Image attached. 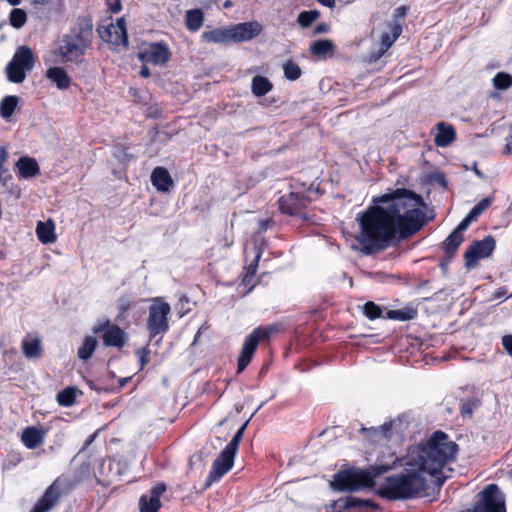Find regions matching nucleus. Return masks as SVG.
Here are the masks:
<instances>
[{"label":"nucleus","instance_id":"obj_16","mask_svg":"<svg viewBox=\"0 0 512 512\" xmlns=\"http://www.w3.org/2000/svg\"><path fill=\"white\" fill-rule=\"evenodd\" d=\"M233 43L254 39L262 31V25L257 21L238 23L230 26Z\"/></svg>","mask_w":512,"mask_h":512},{"label":"nucleus","instance_id":"obj_35","mask_svg":"<svg viewBox=\"0 0 512 512\" xmlns=\"http://www.w3.org/2000/svg\"><path fill=\"white\" fill-rule=\"evenodd\" d=\"M482 402L477 397H470L461 400L459 412L463 418H472L473 413L476 409L481 406Z\"/></svg>","mask_w":512,"mask_h":512},{"label":"nucleus","instance_id":"obj_58","mask_svg":"<svg viewBox=\"0 0 512 512\" xmlns=\"http://www.w3.org/2000/svg\"><path fill=\"white\" fill-rule=\"evenodd\" d=\"M473 171L474 173L481 179H484L485 178V175L477 168V165L476 163L474 164L473 166Z\"/></svg>","mask_w":512,"mask_h":512},{"label":"nucleus","instance_id":"obj_3","mask_svg":"<svg viewBox=\"0 0 512 512\" xmlns=\"http://www.w3.org/2000/svg\"><path fill=\"white\" fill-rule=\"evenodd\" d=\"M400 460L395 453H390L389 460L384 461L378 457V462L367 469L354 467L341 469L333 475L330 488L337 492H356L365 488H373L375 478L395 468Z\"/></svg>","mask_w":512,"mask_h":512},{"label":"nucleus","instance_id":"obj_1","mask_svg":"<svg viewBox=\"0 0 512 512\" xmlns=\"http://www.w3.org/2000/svg\"><path fill=\"white\" fill-rule=\"evenodd\" d=\"M373 205L359 214L357 237L366 255L383 251L406 240L425 225V202L413 190L397 188L373 199Z\"/></svg>","mask_w":512,"mask_h":512},{"label":"nucleus","instance_id":"obj_60","mask_svg":"<svg viewBox=\"0 0 512 512\" xmlns=\"http://www.w3.org/2000/svg\"><path fill=\"white\" fill-rule=\"evenodd\" d=\"M505 294V289L504 288H500L497 292H496V297H501Z\"/></svg>","mask_w":512,"mask_h":512},{"label":"nucleus","instance_id":"obj_46","mask_svg":"<svg viewBox=\"0 0 512 512\" xmlns=\"http://www.w3.org/2000/svg\"><path fill=\"white\" fill-rule=\"evenodd\" d=\"M502 346L506 353L512 357V334H506L501 339Z\"/></svg>","mask_w":512,"mask_h":512},{"label":"nucleus","instance_id":"obj_21","mask_svg":"<svg viewBox=\"0 0 512 512\" xmlns=\"http://www.w3.org/2000/svg\"><path fill=\"white\" fill-rule=\"evenodd\" d=\"M17 174L19 178L29 179L40 173V167L36 159L28 156H22L16 162Z\"/></svg>","mask_w":512,"mask_h":512},{"label":"nucleus","instance_id":"obj_40","mask_svg":"<svg viewBox=\"0 0 512 512\" xmlns=\"http://www.w3.org/2000/svg\"><path fill=\"white\" fill-rule=\"evenodd\" d=\"M493 85L497 90H506L512 87V75L498 72L493 78Z\"/></svg>","mask_w":512,"mask_h":512},{"label":"nucleus","instance_id":"obj_62","mask_svg":"<svg viewBox=\"0 0 512 512\" xmlns=\"http://www.w3.org/2000/svg\"><path fill=\"white\" fill-rule=\"evenodd\" d=\"M35 4H47L50 0H32Z\"/></svg>","mask_w":512,"mask_h":512},{"label":"nucleus","instance_id":"obj_52","mask_svg":"<svg viewBox=\"0 0 512 512\" xmlns=\"http://www.w3.org/2000/svg\"><path fill=\"white\" fill-rule=\"evenodd\" d=\"M274 224L272 219H265L259 222V231L265 232L268 228H270Z\"/></svg>","mask_w":512,"mask_h":512},{"label":"nucleus","instance_id":"obj_44","mask_svg":"<svg viewBox=\"0 0 512 512\" xmlns=\"http://www.w3.org/2000/svg\"><path fill=\"white\" fill-rule=\"evenodd\" d=\"M149 354L150 351L147 347H143L137 350V355L139 356L140 361V370H142L149 362Z\"/></svg>","mask_w":512,"mask_h":512},{"label":"nucleus","instance_id":"obj_55","mask_svg":"<svg viewBox=\"0 0 512 512\" xmlns=\"http://www.w3.org/2000/svg\"><path fill=\"white\" fill-rule=\"evenodd\" d=\"M316 1L325 7L332 8L335 6V0H316Z\"/></svg>","mask_w":512,"mask_h":512},{"label":"nucleus","instance_id":"obj_24","mask_svg":"<svg viewBox=\"0 0 512 512\" xmlns=\"http://www.w3.org/2000/svg\"><path fill=\"white\" fill-rule=\"evenodd\" d=\"M46 78L56 85L59 90H66L71 85V78L63 67H50Z\"/></svg>","mask_w":512,"mask_h":512},{"label":"nucleus","instance_id":"obj_48","mask_svg":"<svg viewBox=\"0 0 512 512\" xmlns=\"http://www.w3.org/2000/svg\"><path fill=\"white\" fill-rule=\"evenodd\" d=\"M241 284L244 287H248L247 292H251L253 288L256 286V283L254 282V276H249V274L243 273Z\"/></svg>","mask_w":512,"mask_h":512},{"label":"nucleus","instance_id":"obj_13","mask_svg":"<svg viewBox=\"0 0 512 512\" xmlns=\"http://www.w3.org/2000/svg\"><path fill=\"white\" fill-rule=\"evenodd\" d=\"M332 512H371L378 510L379 505L371 499H361L352 495L340 497L330 504Z\"/></svg>","mask_w":512,"mask_h":512},{"label":"nucleus","instance_id":"obj_6","mask_svg":"<svg viewBox=\"0 0 512 512\" xmlns=\"http://www.w3.org/2000/svg\"><path fill=\"white\" fill-rule=\"evenodd\" d=\"M248 421L244 422L236 431L232 439L221 451L219 456L213 461L211 470L204 484V489L209 488L213 483L218 482L226 473H228L234 464V459L239 449V444L247 428Z\"/></svg>","mask_w":512,"mask_h":512},{"label":"nucleus","instance_id":"obj_7","mask_svg":"<svg viewBox=\"0 0 512 512\" xmlns=\"http://www.w3.org/2000/svg\"><path fill=\"white\" fill-rule=\"evenodd\" d=\"M281 325L274 323L261 325L253 329L244 340L241 353L237 362V373H242L251 363L252 358L260 343H269L272 335L279 333Z\"/></svg>","mask_w":512,"mask_h":512},{"label":"nucleus","instance_id":"obj_17","mask_svg":"<svg viewBox=\"0 0 512 512\" xmlns=\"http://www.w3.org/2000/svg\"><path fill=\"white\" fill-rule=\"evenodd\" d=\"M165 483H157L150 490V495H142L139 499L140 512H159L161 508V495L166 491Z\"/></svg>","mask_w":512,"mask_h":512},{"label":"nucleus","instance_id":"obj_33","mask_svg":"<svg viewBox=\"0 0 512 512\" xmlns=\"http://www.w3.org/2000/svg\"><path fill=\"white\" fill-rule=\"evenodd\" d=\"M19 98L15 95H7L0 102V115L3 119H9L17 108Z\"/></svg>","mask_w":512,"mask_h":512},{"label":"nucleus","instance_id":"obj_19","mask_svg":"<svg viewBox=\"0 0 512 512\" xmlns=\"http://www.w3.org/2000/svg\"><path fill=\"white\" fill-rule=\"evenodd\" d=\"M47 431L36 426L26 427L21 435V441L28 449H35L43 444Z\"/></svg>","mask_w":512,"mask_h":512},{"label":"nucleus","instance_id":"obj_53","mask_svg":"<svg viewBox=\"0 0 512 512\" xmlns=\"http://www.w3.org/2000/svg\"><path fill=\"white\" fill-rule=\"evenodd\" d=\"M380 429L385 437H388L390 435V432L392 430V422H385L380 426Z\"/></svg>","mask_w":512,"mask_h":512},{"label":"nucleus","instance_id":"obj_59","mask_svg":"<svg viewBox=\"0 0 512 512\" xmlns=\"http://www.w3.org/2000/svg\"><path fill=\"white\" fill-rule=\"evenodd\" d=\"M401 31H402V28L400 25H395L393 28H392V35H396L398 34V36L401 34Z\"/></svg>","mask_w":512,"mask_h":512},{"label":"nucleus","instance_id":"obj_11","mask_svg":"<svg viewBox=\"0 0 512 512\" xmlns=\"http://www.w3.org/2000/svg\"><path fill=\"white\" fill-rule=\"evenodd\" d=\"M472 512H506L505 501L496 484H489L479 493Z\"/></svg>","mask_w":512,"mask_h":512},{"label":"nucleus","instance_id":"obj_63","mask_svg":"<svg viewBox=\"0 0 512 512\" xmlns=\"http://www.w3.org/2000/svg\"><path fill=\"white\" fill-rule=\"evenodd\" d=\"M224 8H230L232 7V2L230 0H227L223 4Z\"/></svg>","mask_w":512,"mask_h":512},{"label":"nucleus","instance_id":"obj_18","mask_svg":"<svg viewBox=\"0 0 512 512\" xmlns=\"http://www.w3.org/2000/svg\"><path fill=\"white\" fill-rule=\"evenodd\" d=\"M435 129L437 133L434 137V143L437 147H447L456 140V130L452 124L439 122Z\"/></svg>","mask_w":512,"mask_h":512},{"label":"nucleus","instance_id":"obj_51","mask_svg":"<svg viewBox=\"0 0 512 512\" xmlns=\"http://www.w3.org/2000/svg\"><path fill=\"white\" fill-rule=\"evenodd\" d=\"M330 26L327 23H318L314 28V34H324L329 32Z\"/></svg>","mask_w":512,"mask_h":512},{"label":"nucleus","instance_id":"obj_41","mask_svg":"<svg viewBox=\"0 0 512 512\" xmlns=\"http://www.w3.org/2000/svg\"><path fill=\"white\" fill-rule=\"evenodd\" d=\"M10 24L16 28L19 29L24 26V24L27 21V14L23 9L20 8H14L10 12L9 15Z\"/></svg>","mask_w":512,"mask_h":512},{"label":"nucleus","instance_id":"obj_4","mask_svg":"<svg viewBox=\"0 0 512 512\" xmlns=\"http://www.w3.org/2000/svg\"><path fill=\"white\" fill-rule=\"evenodd\" d=\"M93 42V20L89 15H80L60 40L57 55L63 62L81 63Z\"/></svg>","mask_w":512,"mask_h":512},{"label":"nucleus","instance_id":"obj_29","mask_svg":"<svg viewBox=\"0 0 512 512\" xmlns=\"http://www.w3.org/2000/svg\"><path fill=\"white\" fill-rule=\"evenodd\" d=\"M36 234L39 241L43 244L53 243L56 240L55 226L52 221L38 222Z\"/></svg>","mask_w":512,"mask_h":512},{"label":"nucleus","instance_id":"obj_15","mask_svg":"<svg viewBox=\"0 0 512 512\" xmlns=\"http://www.w3.org/2000/svg\"><path fill=\"white\" fill-rule=\"evenodd\" d=\"M99 33L101 38L107 43L117 46H128V35L124 18L117 19L116 24L104 27L103 30H99Z\"/></svg>","mask_w":512,"mask_h":512},{"label":"nucleus","instance_id":"obj_61","mask_svg":"<svg viewBox=\"0 0 512 512\" xmlns=\"http://www.w3.org/2000/svg\"><path fill=\"white\" fill-rule=\"evenodd\" d=\"M10 5L16 6L18 5L21 0H6Z\"/></svg>","mask_w":512,"mask_h":512},{"label":"nucleus","instance_id":"obj_22","mask_svg":"<svg viewBox=\"0 0 512 512\" xmlns=\"http://www.w3.org/2000/svg\"><path fill=\"white\" fill-rule=\"evenodd\" d=\"M21 348L23 355L27 359H38L43 353L41 339L29 333L23 338Z\"/></svg>","mask_w":512,"mask_h":512},{"label":"nucleus","instance_id":"obj_45","mask_svg":"<svg viewBox=\"0 0 512 512\" xmlns=\"http://www.w3.org/2000/svg\"><path fill=\"white\" fill-rule=\"evenodd\" d=\"M398 34L390 35L388 33H384L381 35V46L384 50L390 48L392 44L397 40Z\"/></svg>","mask_w":512,"mask_h":512},{"label":"nucleus","instance_id":"obj_31","mask_svg":"<svg viewBox=\"0 0 512 512\" xmlns=\"http://www.w3.org/2000/svg\"><path fill=\"white\" fill-rule=\"evenodd\" d=\"M79 389L74 386H68L58 392L56 396L57 403L63 407H71L76 402V397Z\"/></svg>","mask_w":512,"mask_h":512},{"label":"nucleus","instance_id":"obj_2","mask_svg":"<svg viewBox=\"0 0 512 512\" xmlns=\"http://www.w3.org/2000/svg\"><path fill=\"white\" fill-rule=\"evenodd\" d=\"M458 451V445L441 431H435L429 440L410 446L405 457L401 473L389 476L377 490L381 498L396 501L418 498L428 489L425 474L438 475L452 461Z\"/></svg>","mask_w":512,"mask_h":512},{"label":"nucleus","instance_id":"obj_30","mask_svg":"<svg viewBox=\"0 0 512 512\" xmlns=\"http://www.w3.org/2000/svg\"><path fill=\"white\" fill-rule=\"evenodd\" d=\"M272 89L273 84L268 78L261 75L254 76L252 78L251 90L256 97H262L269 93Z\"/></svg>","mask_w":512,"mask_h":512},{"label":"nucleus","instance_id":"obj_57","mask_svg":"<svg viewBox=\"0 0 512 512\" xmlns=\"http://www.w3.org/2000/svg\"><path fill=\"white\" fill-rule=\"evenodd\" d=\"M1 154H0V158H1V161H0V166L6 161L7 159V152H6V149L4 147H1Z\"/></svg>","mask_w":512,"mask_h":512},{"label":"nucleus","instance_id":"obj_8","mask_svg":"<svg viewBox=\"0 0 512 512\" xmlns=\"http://www.w3.org/2000/svg\"><path fill=\"white\" fill-rule=\"evenodd\" d=\"M170 313L171 306L168 302L164 301L163 298L157 297L152 299V304L148 309V317L146 322V328L150 341L157 336H160V338L157 340V342H160L163 336L169 331L170 325L168 316Z\"/></svg>","mask_w":512,"mask_h":512},{"label":"nucleus","instance_id":"obj_42","mask_svg":"<svg viewBox=\"0 0 512 512\" xmlns=\"http://www.w3.org/2000/svg\"><path fill=\"white\" fill-rule=\"evenodd\" d=\"M491 204L490 198H483L470 211L469 215L476 220Z\"/></svg>","mask_w":512,"mask_h":512},{"label":"nucleus","instance_id":"obj_32","mask_svg":"<svg viewBox=\"0 0 512 512\" xmlns=\"http://www.w3.org/2000/svg\"><path fill=\"white\" fill-rule=\"evenodd\" d=\"M204 21V14L200 9H192L187 11L185 16V24L188 30L195 32L198 31Z\"/></svg>","mask_w":512,"mask_h":512},{"label":"nucleus","instance_id":"obj_9","mask_svg":"<svg viewBox=\"0 0 512 512\" xmlns=\"http://www.w3.org/2000/svg\"><path fill=\"white\" fill-rule=\"evenodd\" d=\"M74 487L73 482L64 476L57 477L44 491L30 512H49L59 502L63 494L68 493Z\"/></svg>","mask_w":512,"mask_h":512},{"label":"nucleus","instance_id":"obj_10","mask_svg":"<svg viewBox=\"0 0 512 512\" xmlns=\"http://www.w3.org/2000/svg\"><path fill=\"white\" fill-rule=\"evenodd\" d=\"M496 249V239L492 235L485 236L482 240H474L463 254L464 265L467 270L478 266L479 261L489 258Z\"/></svg>","mask_w":512,"mask_h":512},{"label":"nucleus","instance_id":"obj_12","mask_svg":"<svg viewBox=\"0 0 512 512\" xmlns=\"http://www.w3.org/2000/svg\"><path fill=\"white\" fill-rule=\"evenodd\" d=\"M96 335H101L104 346L122 348L127 341L125 331L109 319L97 323L92 329Z\"/></svg>","mask_w":512,"mask_h":512},{"label":"nucleus","instance_id":"obj_43","mask_svg":"<svg viewBox=\"0 0 512 512\" xmlns=\"http://www.w3.org/2000/svg\"><path fill=\"white\" fill-rule=\"evenodd\" d=\"M261 256L262 250L258 248L253 261L248 266L244 267V273L255 277Z\"/></svg>","mask_w":512,"mask_h":512},{"label":"nucleus","instance_id":"obj_56","mask_svg":"<svg viewBox=\"0 0 512 512\" xmlns=\"http://www.w3.org/2000/svg\"><path fill=\"white\" fill-rule=\"evenodd\" d=\"M131 380V377H123V378H120L118 383H119V388H123L125 385H127Z\"/></svg>","mask_w":512,"mask_h":512},{"label":"nucleus","instance_id":"obj_14","mask_svg":"<svg viewBox=\"0 0 512 512\" xmlns=\"http://www.w3.org/2000/svg\"><path fill=\"white\" fill-rule=\"evenodd\" d=\"M138 58L142 63L165 65L171 58V51L164 41L146 44L139 52Z\"/></svg>","mask_w":512,"mask_h":512},{"label":"nucleus","instance_id":"obj_64","mask_svg":"<svg viewBox=\"0 0 512 512\" xmlns=\"http://www.w3.org/2000/svg\"><path fill=\"white\" fill-rule=\"evenodd\" d=\"M95 437H96V434L91 435V436L89 437V439L87 440V443H86V444H87V445L91 444V443L94 441Z\"/></svg>","mask_w":512,"mask_h":512},{"label":"nucleus","instance_id":"obj_49","mask_svg":"<svg viewBox=\"0 0 512 512\" xmlns=\"http://www.w3.org/2000/svg\"><path fill=\"white\" fill-rule=\"evenodd\" d=\"M132 307L133 303L131 301L128 299H121L118 305L120 315H125Z\"/></svg>","mask_w":512,"mask_h":512},{"label":"nucleus","instance_id":"obj_36","mask_svg":"<svg viewBox=\"0 0 512 512\" xmlns=\"http://www.w3.org/2000/svg\"><path fill=\"white\" fill-rule=\"evenodd\" d=\"M26 71V69L11 61L6 66L7 79L13 83L23 82L26 77Z\"/></svg>","mask_w":512,"mask_h":512},{"label":"nucleus","instance_id":"obj_38","mask_svg":"<svg viewBox=\"0 0 512 512\" xmlns=\"http://www.w3.org/2000/svg\"><path fill=\"white\" fill-rule=\"evenodd\" d=\"M319 17L320 12L318 10H305L299 13L297 22L302 28H307Z\"/></svg>","mask_w":512,"mask_h":512},{"label":"nucleus","instance_id":"obj_26","mask_svg":"<svg viewBox=\"0 0 512 512\" xmlns=\"http://www.w3.org/2000/svg\"><path fill=\"white\" fill-rule=\"evenodd\" d=\"M310 53L320 59L332 56L335 51V44L330 39H319L310 45Z\"/></svg>","mask_w":512,"mask_h":512},{"label":"nucleus","instance_id":"obj_34","mask_svg":"<svg viewBox=\"0 0 512 512\" xmlns=\"http://www.w3.org/2000/svg\"><path fill=\"white\" fill-rule=\"evenodd\" d=\"M97 347V340L93 336H86L83 340L82 345L78 349V357L81 360H88L92 357L95 349Z\"/></svg>","mask_w":512,"mask_h":512},{"label":"nucleus","instance_id":"obj_23","mask_svg":"<svg viewBox=\"0 0 512 512\" xmlns=\"http://www.w3.org/2000/svg\"><path fill=\"white\" fill-rule=\"evenodd\" d=\"M418 316V308L413 303L406 304L401 309L388 310L386 311L383 319H389L394 321H410L416 319Z\"/></svg>","mask_w":512,"mask_h":512},{"label":"nucleus","instance_id":"obj_5","mask_svg":"<svg viewBox=\"0 0 512 512\" xmlns=\"http://www.w3.org/2000/svg\"><path fill=\"white\" fill-rule=\"evenodd\" d=\"M289 189L290 191L279 197L277 201L279 211L284 215L307 220L308 207L323 194L320 184L306 183L300 178L292 177Z\"/></svg>","mask_w":512,"mask_h":512},{"label":"nucleus","instance_id":"obj_39","mask_svg":"<svg viewBox=\"0 0 512 512\" xmlns=\"http://www.w3.org/2000/svg\"><path fill=\"white\" fill-rule=\"evenodd\" d=\"M284 76L290 81H295L301 77L302 70L300 66L292 60H288L283 65Z\"/></svg>","mask_w":512,"mask_h":512},{"label":"nucleus","instance_id":"obj_25","mask_svg":"<svg viewBox=\"0 0 512 512\" xmlns=\"http://www.w3.org/2000/svg\"><path fill=\"white\" fill-rule=\"evenodd\" d=\"M203 41L207 43L228 44L233 43L231 28H216L202 34Z\"/></svg>","mask_w":512,"mask_h":512},{"label":"nucleus","instance_id":"obj_37","mask_svg":"<svg viewBox=\"0 0 512 512\" xmlns=\"http://www.w3.org/2000/svg\"><path fill=\"white\" fill-rule=\"evenodd\" d=\"M363 315L369 320H376L384 317L383 308L373 301H367L362 307Z\"/></svg>","mask_w":512,"mask_h":512},{"label":"nucleus","instance_id":"obj_28","mask_svg":"<svg viewBox=\"0 0 512 512\" xmlns=\"http://www.w3.org/2000/svg\"><path fill=\"white\" fill-rule=\"evenodd\" d=\"M463 234L457 233L454 230L442 242V249L444 250L447 261H450L457 253L460 245L463 243Z\"/></svg>","mask_w":512,"mask_h":512},{"label":"nucleus","instance_id":"obj_54","mask_svg":"<svg viewBox=\"0 0 512 512\" xmlns=\"http://www.w3.org/2000/svg\"><path fill=\"white\" fill-rule=\"evenodd\" d=\"M139 74L143 78H148V77H150L151 72H150L149 68L144 64V65H142Z\"/></svg>","mask_w":512,"mask_h":512},{"label":"nucleus","instance_id":"obj_50","mask_svg":"<svg viewBox=\"0 0 512 512\" xmlns=\"http://www.w3.org/2000/svg\"><path fill=\"white\" fill-rule=\"evenodd\" d=\"M106 4L112 13H118L122 9L120 0H106Z\"/></svg>","mask_w":512,"mask_h":512},{"label":"nucleus","instance_id":"obj_47","mask_svg":"<svg viewBox=\"0 0 512 512\" xmlns=\"http://www.w3.org/2000/svg\"><path fill=\"white\" fill-rule=\"evenodd\" d=\"M472 221H474V219L472 217H470L469 214H467L462 219V221L458 224V226L454 229V231L462 234V232L465 231L469 227V225L471 224Z\"/></svg>","mask_w":512,"mask_h":512},{"label":"nucleus","instance_id":"obj_20","mask_svg":"<svg viewBox=\"0 0 512 512\" xmlns=\"http://www.w3.org/2000/svg\"><path fill=\"white\" fill-rule=\"evenodd\" d=\"M151 183L160 192H169L174 181L169 171L164 167H155L151 173Z\"/></svg>","mask_w":512,"mask_h":512},{"label":"nucleus","instance_id":"obj_27","mask_svg":"<svg viewBox=\"0 0 512 512\" xmlns=\"http://www.w3.org/2000/svg\"><path fill=\"white\" fill-rule=\"evenodd\" d=\"M11 62L27 71L31 70L34 66V55L31 48L28 46L19 47L14 53Z\"/></svg>","mask_w":512,"mask_h":512}]
</instances>
